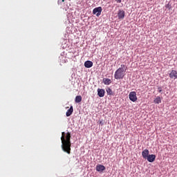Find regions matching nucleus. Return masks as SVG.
<instances>
[{
	"label": "nucleus",
	"mask_w": 177,
	"mask_h": 177,
	"mask_svg": "<svg viewBox=\"0 0 177 177\" xmlns=\"http://www.w3.org/2000/svg\"><path fill=\"white\" fill-rule=\"evenodd\" d=\"M100 124H102V121L100 122Z\"/></svg>",
	"instance_id": "obj_21"
},
{
	"label": "nucleus",
	"mask_w": 177,
	"mask_h": 177,
	"mask_svg": "<svg viewBox=\"0 0 177 177\" xmlns=\"http://www.w3.org/2000/svg\"><path fill=\"white\" fill-rule=\"evenodd\" d=\"M75 102V103H81V102H82V97H81V95H77Z\"/></svg>",
	"instance_id": "obj_15"
},
{
	"label": "nucleus",
	"mask_w": 177,
	"mask_h": 177,
	"mask_svg": "<svg viewBox=\"0 0 177 177\" xmlns=\"http://www.w3.org/2000/svg\"><path fill=\"white\" fill-rule=\"evenodd\" d=\"M129 99H130L131 102H136V100H138V97L136 96V92L135 91L130 92L129 95Z\"/></svg>",
	"instance_id": "obj_3"
},
{
	"label": "nucleus",
	"mask_w": 177,
	"mask_h": 177,
	"mask_svg": "<svg viewBox=\"0 0 177 177\" xmlns=\"http://www.w3.org/2000/svg\"><path fill=\"white\" fill-rule=\"evenodd\" d=\"M104 93H106V91H104V89H103V88L97 89V95L100 97H104Z\"/></svg>",
	"instance_id": "obj_9"
},
{
	"label": "nucleus",
	"mask_w": 177,
	"mask_h": 177,
	"mask_svg": "<svg viewBox=\"0 0 177 177\" xmlns=\"http://www.w3.org/2000/svg\"><path fill=\"white\" fill-rule=\"evenodd\" d=\"M115 1L117 2V3H121V0H115Z\"/></svg>",
	"instance_id": "obj_20"
},
{
	"label": "nucleus",
	"mask_w": 177,
	"mask_h": 177,
	"mask_svg": "<svg viewBox=\"0 0 177 177\" xmlns=\"http://www.w3.org/2000/svg\"><path fill=\"white\" fill-rule=\"evenodd\" d=\"M165 8H166L167 9H168V10H171V4H169V3L167 4V5L165 6Z\"/></svg>",
	"instance_id": "obj_18"
},
{
	"label": "nucleus",
	"mask_w": 177,
	"mask_h": 177,
	"mask_svg": "<svg viewBox=\"0 0 177 177\" xmlns=\"http://www.w3.org/2000/svg\"><path fill=\"white\" fill-rule=\"evenodd\" d=\"M162 99V98H161V97L157 96L153 100V103H155V104H160V103H161Z\"/></svg>",
	"instance_id": "obj_13"
},
{
	"label": "nucleus",
	"mask_w": 177,
	"mask_h": 177,
	"mask_svg": "<svg viewBox=\"0 0 177 177\" xmlns=\"http://www.w3.org/2000/svg\"><path fill=\"white\" fill-rule=\"evenodd\" d=\"M106 93H107V95H110V96L114 95V93H113V90H111V88H106Z\"/></svg>",
	"instance_id": "obj_16"
},
{
	"label": "nucleus",
	"mask_w": 177,
	"mask_h": 177,
	"mask_svg": "<svg viewBox=\"0 0 177 177\" xmlns=\"http://www.w3.org/2000/svg\"><path fill=\"white\" fill-rule=\"evenodd\" d=\"M159 93H161L162 92V88L161 87H159L158 88Z\"/></svg>",
	"instance_id": "obj_19"
},
{
	"label": "nucleus",
	"mask_w": 177,
	"mask_h": 177,
	"mask_svg": "<svg viewBox=\"0 0 177 177\" xmlns=\"http://www.w3.org/2000/svg\"><path fill=\"white\" fill-rule=\"evenodd\" d=\"M169 77L171 79L176 80L177 78V71L175 70H172L171 73L169 74Z\"/></svg>",
	"instance_id": "obj_6"
},
{
	"label": "nucleus",
	"mask_w": 177,
	"mask_h": 177,
	"mask_svg": "<svg viewBox=\"0 0 177 177\" xmlns=\"http://www.w3.org/2000/svg\"><path fill=\"white\" fill-rule=\"evenodd\" d=\"M103 82H104V85H110V84H111V80H110L109 78H104Z\"/></svg>",
	"instance_id": "obj_14"
},
{
	"label": "nucleus",
	"mask_w": 177,
	"mask_h": 177,
	"mask_svg": "<svg viewBox=\"0 0 177 177\" xmlns=\"http://www.w3.org/2000/svg\"><path fill=\"white\" fill-rule=\"evenodd\" d=\"M106 169V167L103 165H97L96 166V171L97 172H103Z\"/></svg>",
	"instance_id": "obj_8"
},
{
	"label": "nucleus",
	"mask_w": 177,
	"mask_h": 177,
	"mask_svg": "<svg viewBox=\"0 0 177 177\" xmlns=\"http://www.w3.org/2000/svg\"><path fill=\"white\" fill-rule=\"evenodd\" d=\"M66 0H58L57 3L58 5H64V1Z\"/></svg>",
	"instance_id": "obj_17"
},
{
	"label": "nucleus",
	"mask_w": 177,
	"mask_h": 177,
	"mask_svg": "<svg viewBox=\"0 0 177 177\" xmlns=\"http://www.w3.org/2000/svg\"><path fill=\"white\" fill-rule=\"evenodd\" d=\"M125 73H127V66L124 64L120 65V67L115 72V79L122 80L125 75Z\"/></svg>",
	"instance_id": "obj_2"
},
{
	"label": "nucleus",
	"mask_w": 177,
	"mask_h": 177,
	"mask_svg": "<svg viewBox=\"0 0 177 177\" xmlns=\"http://www.w3.org/2000/svg\"><path fill=\"white\" fill-rule=\"evenodd\" d=\"M61 142H62V149L67 154L71 153V133L65 132L62 133L61 136Z\"/></svg>",
	"instance_id": "obj_1"
},
{
	"label": "nucleus",
	"mask_w": 177,
	"mask_h": 177,
	"mask_svg": "<svg viewBox=\"0 0 177 177\" xmlns=\"http://www.w3.org/2000/svg\"><path fill=\"white\" fill-rule=\"evenodd\" d=\"M102 7L95 8L93 10V14L96 15V16L99 17V16L102 15Z\"/></svg>",
	"instance_id": "obj_4"
},
{
	"label": "nucleus",
	"mask_w": 177,
	"mask_h": 177,
	"mask_svg": "<svg viewBox=\"0 0 177 177\" xmlns=\"http://www.w3.org/2000/svg\"><path fill=\"white\" fill-rule=\"evenodd\" d=\"M142 156L143 158L145 159L147 158L149 156V149H145L144 151H142Z\"/></svg>",
	"instance_id": "obj_11"
},
{
	"label": "nucleus",
	"mask_w": 177,
	"mask_h": 177,
	"mask_svg": "<svg viewBox=\"0 0 177 177\" xmlns=\"http://www.w3.org/2000/svg\"><path fill=\"white\" fill-rule=\"evenodd\" d=\"M73 111H74V109L73 108V106H71L70 107V109L66 113V117H70V115H71V114H73Z\"/></svg>",
	"instance_id": "obj_12"
},
{
	"label": "nucleus",
	"mask_w": 177,
	"mask_h": 177,
	"mask_svg": "<svg viewBox=\"0 0 177 177\" xmlns=\"http://www.w3.org/2000/svg\"><path fill=\"white\" fill-rule=\"evenodd\" d=\"M93 66V62H92L91 61H86L84 62V67H86V68H91V67H92Z\"/></svg>",
	"instance_id": "obj_10"
},
{
	"label": "nucleus",
	"mask_w": 177,
	"mask_h": 177,
	"mask_svg": "<svg viewBox=\"0 0 177 177\" xmlns=\"http://www.w3.org/2000/svg\"><path fill=\"white\" fill-rule=\"evenodd\" d=\"M118 17L119 20H124V18L125 17V11L119 10L118 12Z\"/></svg>",
	"instance_id": "obj_5"
},
{
	"label": "nucleus",
	"mask_w": 177,
	"mask_h": 177,
	"mask_svg": "<svg viewBox=\"0 0 177 177\" xmlns=\"http://www.w3.org/2000/svg\"><path fill=\"white\" fill-rule=\"evenodd\" d=\"M147 161H149V162H154V161H156V155H149L148 157L147 158Z\"/></svg>",
	"instance_id": "obj_7"
}]
</instances>
